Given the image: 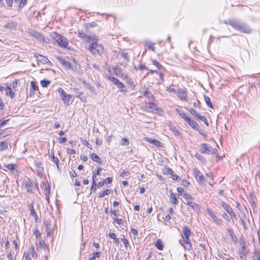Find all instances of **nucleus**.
<instances>
[{
    "label": "nucleus",
    "instance_id": "nucleus-1",
    "mask_svg": "<svg viewBox=\"0 0 260 260\" xmlns=\"http://www.w3.org/2000/svg\"><path fill=\"white\" fill-rule=\"evenodd\" d=\"M226 24L231 25L235 29L242 33L249 34L251 32V29L249 25L238 20H229L225 21Z\"/></svg>",
    "mask_w": 260,
    "mask_h": 260
},
{
    "label": "nucleus",
    "instance_id": "nucleus-2",
    "mask_svg": "<svg viewBox=\"0 0 260 260\" xmlns=\"http://www.w3.org/2000/svg\"><path fill=\"white\" fill-rule=\"evenodd\" d=\"M88 50L90 53L95 56H101L104 53L103 46L101 44L94 41L90 44L88 47Z\"/></svg>",
    "mask_w": 260,
    "mask_h": 260
},
{
    "label": "nucleus",
    "instance_id": "nucleus-3",
    "mask_svg": "<svg viewBox=\"0 0 260 260\" xmlns=\"http://www.w3.org/2000/svg\"><path fill=\"white\" fill-rule=\"evenodd\" d=\"M52 36L59 46L62 48H66L68 45V40L64 37L53 32Z\"/></svg>",
    "mask_w": 260,
    "mask_h": 260
},
{
    "label": "nucleus",
    "instance_id": "nucleus-4",
    "mask_svg": "<svg viewBox=\"0 0 260 260\" xmlns=\"http://www.w3.org/2000/svg\"><path fill=\"white\" fill-rule=\"evenodd\" d=\"M79 37L83 40L85 42L90 43L93 41H96L98 39L94 36H88L85 33L81 31H79L78 33Z\"/></svg>",
    "mask_w": 260,
    "mask_h": 260
},
{
    "label": "nucleus",
    "instance_id": "nucleus-5",
    "mask_svg": "<svg viewBox=\"0 0 260 260\" xmlns=\"http://www.w3.org/2000/svg\"><path fill=\"white\" fill-rule=\"evenodd\" d=\"M207 213L209 216L211 217L213 222L217 225H220L222 224V222L221 219L218 218L213 210L211 209L208 208L207 210Z\"/></svg>",
    "mask_w": 260,
    "mask_h": 260
},
{
    "label": "nucleus",
    "instance_id": "nucleus-6",
    "mask_svg": "<svg viewBox=\"0 0 260 260\" xmlns=\"http://www.w3.org/2000/svg\"><path fill=\"white\" fill-rule=\"evenodd\" d=\"M221 205L222 207L229 214V215L232 218H234L235 219L237 218L236 214L233 210L232 208L229 204L225 203V202H222L221 203Z\"/></svg>",
    "mask_w": 260,
    "mask_h": 260
},
{
    "label": "nucleus",
    "instance_id": "nucleus-7",
    "mask_svg": "<svg viewBox=\"0 0 260 260\" xmlns=\"http://www.w3.org/2000/svg\"><path fill=\"white\" fill-rule=\"evenodd\" d=\"M177 96L179 99L181 101H186L188 100L187 94L185 90H184L182 89H179L176 92Z\"/></svg>",
    "mask_w": 260,
    "mask_h": 260
},
{
    "label": "nucleus",
    "instance_id": "nucleus-8",
    "mask_svg": "<svg viewBox=\"0 0 260 260\" xmlns=\"http://www.w3.org/2000/svg\"><path fill=\"white\" fill-rule=\"evenodd\" d=\"M200 146L202 147L200 150L202 153H209L212 152V148L209 144L203 143L201 144Z\"/></svg>",
    "mask_w": 260,
    "mask_h": 260
},
{
    "label": "nucleus",
    "instance_id": "nucleus-9",
    "mask_svg": "<svg viewBox=\"0 0 260 260\" xmlns=\"http://www.w3.org/2000/svg\"><path fill=\"white\" fill-rule=\"evenodd\" d=\"M193 175L199 182H202L204 181V176L202 173L197 168H194L193 170Z\"/></svg>",
    "mask_w": 260,
    "mask_h": 260
},
{
    "label": "nucleus",
    "instance_id": "nucleus-10",
    "mask_svg": "<svg viewBox=\"0 0 260 260\" xmlns=\"http://www.w3.org/2000/svg\"><path fill=\"white\" fill-rule=\"evenodd\" d=\"M35 57L38 60V61L46 64L47 63H51L50 61L49 60V59L46 57H45L41 54L35 53L34 54Z\"/></svg>",
    "mask_w": 260,
    "mask_h": 260
},
{
    "label": "nucleus",
    "instance_id": "nucleus-11",
    "mask_svg": "<svg viewBox=\"0 0 260 260\" xmlns=\"http://www.w3.org/2000/svg\"><path fill=\"white\" fill-rule=\"evenodd\" d=\"M56 58L60 62V63L66 68L68 69L72 68V66L71 63L70 62L67 61L65 58H63L59 56H56Z\"/></svg>",
    "mask_w": 260,
    "mask_h": 260
},
{
    "label": "nucleus",
    "instance_id": "nucleus-12",
    "mask_svg": "<svg viewBox=\"0 0 260 260\" xmlns=\"http://www.w3.org/2000/svg\"><path fill=\"white\" fill-rule=\"evenodd\" d=\"M30 36L35 38L39 42H44L45 39L42 34L35 30H31L30 32Z\"/></svg>",
    "mask_w": 260,
    "mask_h": 260
},
{
    "label": "nucleus",
    "instance_id": "nucleus-13",
    "mask_svg": "<svg viewBox=\"0 0 260 260\" xmlns=\"http://www.w3.org/2000/svg\"><path fill=\"white\" fill-rule=\"evenodd\" d=\"M35 165L36 166V170L39 176L43 175L44 172V168L42 167V163L41 162L35 161Z\"/></svg>",
    "mask_w": 260,
    "mask_h": 260
},
{
    "label": "nucleus",
    "instance_id": "nucleus-14",
    "mask_svg": "<svg viewBox=\"0 0 260 260\" xmlns=\"http://www.w3.org/2000/svg\"><path fill=\"white\" fill-rule=\"evenodd\" d=\"M143 96L146 97L148 100V102H154L155 100L152 93L148 89L143 92Z\"/></svg>",
    "mask_w": 260,
    "mask_h": 260
},
{
    "label": "nucleus",
    "instance_id": "nucleus-15",
    "mask_svg": "<svg viewBox=\"0 0 260 260\" xmlns=\"http://www.w3.org/2000/svg\"><path fill=\"white\" fill-rule=\"evenodd\" d=\"M146 108L148 109L149 112H153L154 111L158 110L157 106L153 102H148V105H146Z\"/></svg>",
    "mask_w": 260,
    "mask_h": 260
},
{
    "label": "nucleus",
    "instance_id": "nucleus-16",
    "mask_svg": "<svg viewBox=\"0 0 260 260\" xmlns=\"http://www.w3.org/2000/svg\"><path fill=\"white\" fill-rule=\"evenodd\" d=\"M186 204L195 211L198 212L200 210L199 205L192 201H187Z\"/></svg>",
    "mask_w": 260,
    "mask_h": 260
},
{
    "label": "nucleus",
    "instance_id": "nucleus-17",
    "mask_svg": "<svg viewBox=\"0 0 260 260\" xmlns=\"http://www.w3.org/2000/svg\"><path fill=\"white\" fill-rule=\"evenodd\" d=\"M186 122L195 130L198 129V128L199 127L198 123L196 121L191 119L190 118H189Z\"/></svg>",
    "mask_w": 260,
    "mask_h": 260
},
{
    "label": "nucleus",
    "instance_id": "nucleus-18",
    "mask_svg": "<svg viewBox=\"0 0 260 260\" xmlns=\"http://www.w3.org/2000/svg\"><path fill=\"white\" fill-rule=\"evenodd\" d=\"M182 232L184 235V236H182V238H189L191 232L188 228L186 226H183L182 228Z\"/></svg>",
    "mask_w": 260,
    "mask_h": 260
},
{
    "label": "nucleus",
    "instance_id": "nucleus-19",
    "mask_svg": "<svg viewBox=\"0 0 260 260\" xmlns=\"http://www.w3.org/2000/svg\"><path fill=\"white\" fill-rule=\"evenodd\" d=\"M183 238V242L186 244V245H184V248L186 250H190L191 248V244L189 242V238Z\"/></svg>",
    "mask_w": 260,
    "mask_h": 260
},
{
    "label": "nucleus",
    "instance_id": "nucleus-20",
    "mask_svg": "<svg viewBox=\"0 0 260 260\" xmlns=\"http://www.w3.org/2000/svg\"><path fill=\"white\" fill-rule=\"evenodd\" d=\"M72 98V95L68 94L66 96V97H64V98H63V99H62V100L63 101L64 104L69 106L72 103V102H71Z\"/></svg>",
    "mask_w": 260,
    "mask_h": 260
},
{
    "label": "nucleus",
    "instance_id": "nucleus-21",
    "mask_svg": "<svg viewBox=\"0 0 260 260\" xmlns=\"http://www.w3.org/2000/svg\"><path fill=\"white\" fill-rule=\"evenodd\" d=\"M91 158L92 160L96 161L100 165L102 164L100 157L96 153H93L91 154Z\"/></svg>",
    "mask_w": 260,
    "mask_h": 260
},
{
    "label": "nucleus",
    "instance_id": "nucleus-22",
    "mask_svg": "<svg viewBox=\"0 0 260 260\" xmlns=\"http://www.w3.org/2000/svg\"><path fill=\"white\" fill-rule=\"evenodd\" d=\"M145 140L146 141L152 144H153L155 146H159L160 144V142L156 140V139H152L150 138H146Z\"/></svg>",
    "mask_w": 260,
    "mask_h": 260
},
{
    "label": "nucleus",
    "instance_id": "nucleus-23",
    "mask_svg": "<svg viewBox=\"0 0 260 260\" xmlns=\"http://www.w3.org/2000/svg\"><path fill=\"white\" fill-rule=\"evenodd\" d=\"M17 25V23L15 21H11L8 22L5 25V27L7 28H9L11 29H14L16 28Z\"/></svg>",
    "mask_w": 260,
    "mask_h": 260
},
{
    "label": "nucleus",
    "instance_id": "nucleus-24",
    "mask_svg": "<svg viewBox=\"0 0 260 260\" xmlns=\"http://www.w3.org/2000/svg\"><path fill=\"white\" fill-rule=\"evenodd\" d=\"M241 250L240 251V258L241 259H243V258L245 256V255H246V251H245V250H246V247H245V244L243 243H241Z\"/></svg>",
    "mask_w": 260,
    "mask_h": 260
},
{
    "label": "nucleus",
    "instance_id": "nucleus-25",
    "mask_svg": "<svg viewBox=\"0 0 260 260\" xmlns=\"http://www.w3.org/2000/svg\"><path fill=\"white\" fill-rule=\"evenodd\" d=\"M9 143L6 141L0 142V151L7 150L8 148Z\"/></svg>",
    "mask_w": 260,
    "mask_h": 260
},
{
    "label": "nucleus",
    "instance_id": "nucleus-26",
    "mask_svg": "<svg viewBox=\"0 0 260 260\" xmlns=\"http://www.w3.org/2000/svg\"><path fill=\"white\" fill-rule=\"evenodd\" d=\"M6 94H7V95H9V96H10V97L11 99L14 98V96H15V94H14V93L13 92V90H12V89L11 87H7L6 88Z\"/></svg>",
    "mask_w": 260,
    "mask_h": 260
},
{
    "label": "nucleus",
    "instance_id": "nucleus-27",
    "mask_svg": "<svg viewBox=\"0 0 260 260\" xmlns=\"http://www.w3.org/2000/svg\"><path fill=\"white\" fill-rule=\"evenodd\" d=\"M155 246L159 250H162L163 249L164 245H163L162 242L160 239H158L156 240Z\"/></svg>",
    "mask_w": 260,
    "mask_h": 260
},
{
    "label": "nucleus",
    "instance_id": "nucleus-28",
    "mask_svg": "<svg viewBox=\"0 0 260 260\" xmlns=\"http://www.w3.org/2000/svg\"><path fill=\"white\" fill-rule=\"evenodd\" d=\"M204 98L206 104L207 105V106L210 108H213L212 104V102L211 101L210 98L207 95H204Z\"/></svg>",
    "mask_w": 260,
    "mask_h": 260
},
{
    "label": "nucleus",
    "instance_id": "nucleus-29",
    "mask_svg": "<svg viewBox=\"0 0 260 260\" xmlns=\"http://www.w3.org/2000/svg\"><path fill=\"white\" fill-rule=\"evenodd\" d=\"M182 196L184 199L186 200V202H187V201H191L194 200V198L192 196L186 192L183 193Z\"/></svg>",
    "mask_w": 260,
    "mask_h": 260
},
{
    "label": "nucleus",
    "instance_id": "nucleus-30",
    "mask_svg": "<svg viewBox=\"0 0 260 260\" xmlns=\"http://www.w3.org/2000/svg\"><path fill=\"white\" fill-rule=\"evenodd\" d=\"M170 199H171V202H172L173 204H178V201L176 197V195L172 192L170 193Z\"/></svg>",
    "mask_w": 260,
    "mask_h": 260
},
{
    "label": "nucleus",
    "instance_id": "nucleus-31",
    "mask_svg": "<svg viewBox=\"0 0 260 260\" xmlns=\"http://www.w3.org/2000/svg\"><path fill=\"white\" fill-rule=\"evenodd\" d=\"M57 91L58 92L61 100L63 99V98H64V97H66V96L68 94H66V92L63 89V88L61 87L58 88Z\"/></svg>",
    "mask_w": 260,
    "mask_h": 260
},
{
    "label": "nucleus",
    "instance_id": "nucleus-32",
    "mask_svg": "<svg viewBox=\"0 0 260 260\" xmlns=\"http://www.w3.org/2000/svg\"><path fill=\"white\" fill-rule=\"evenodd\" d=\"M57 91L58 92L61 100L63 99V98H64V97H66V96L68 94H66V92L63 89V88L61 87L58 88Z\"/></svg>",
    "mask_w": 260,
    "mask_h": 260
},
{
    "label": "nucleus",
    "instance_id": "nucleus-33",
    "mask_svg": "<svg viewBox=\"0 0 260 260\" xmlns=\"http://www.w3.org/2000/svg\"><path fill=\"white\" fill-rule=\"evenodd\" d=\"M252 259V260H260V253L258 251L255 250L253 252Z\"/></svg>",
    "mask_w": 260,
    "mask_h": 260
},
{
    "label": "nucleus",
    "instance_id": "nucleus-34",
    "mask_svg": "<svg viewBox=\"0 0 260 260\" xmlns=\"http://www.w3.org/2000/svg\"><path fill=\"white\" fill-rule=\"evenodd\" d=\"M29 252L33 258H36L37 257V253L35 251L34 246H31L29 249Z\"/></svg>",
    "mask_w": 260,
    "mask_h": 260
},
{
    "label": "nucleus",
    "instance_id": "nucleus-35",
    "mask_svg": "<svg viewBox=\"0 0 260 260\" xmlns=\"http://www.w3.org/2000/svg\"><path fill=\"white\" fill-rule=\"evenodd\" d=\"M7 169L13 172L15 169L16 165L13 164H9L4 166Z\"/></svg>",
    "mask_w": 260,
    "mask_h": 260
},
{
    "label": "nucleus",
    "instance_id": "nucleus-36",
    "mask_svg": "<svg viewBox=\"0 0 260 260\" xmlns=\"http://www.w3.org/2000/svg\"><path fill=\"white\" fill-rule=\"evenodd\" d=\"M28 207L30 211V215H36V214H37V213L34 208L33 203L30 204L28 205Z\"/></svg>",
    "mask_w": 260,
    "mask_h": 260
},
{
    "label": "nucleus",
    "instance_id": "nucleus-37",
    "mask_svg": "<svg viewBox=\"0 0 260 260\" xmlns=\"http://www.w3.org/2000/svg\"><path fill=\"white\" fill-rule=\"evenodd\" d=\"M110 192V190L108 189L105 190L104 191L101 192L99 193V198H102L105 196L108 195Z\"/></svg>",
    "mask_w": 260,
    "mask_h": 260
},
{
    "label": "nucleus",
    "instance_id": "nucleus-38",
    "mask_svg": "<svg viewBox=\"0 0 260 260\" xmlns=\"http://www.w3.org/2000/svg\"><path fill=\"white\" fill-rule=\"evenodd\" d=\"M50 83V81L47 80H43L41 81V84L43 87H47Z\"/></svg>",
    "mask_w": 260,
    "mask_h": 260
},
{
    "label": "nucleus",
    "instance_id": "nucleus-39",
    "mask_svg": "<svg viewBox=\"0 0 260 260\" xmlns=\"http://www.w3.org/2000/svg\"><path fill=\"white\" fill-rule=\"evenodd\" d=\"M189 113L195 116L196 118H198L200 116V114L197 112V111L193 109V108H191L189 109Z\"/></svg>",
    "mask_w": 260,
    "mask_h": 260
},
{
    "label": "nucleus",
    "instance_id": "nucleus-40",
    "mask_svg": "<svg viewBox=\"0 0 260 260\" xmlns=\"http://www.w3.org/2000/svg\"><path fill=\"white\" fill-rule=\"evenodd\" d=\"M51 160L52 162H53L54 164H55L56 165L57 169H59V165H58L59 160H58V159L57 157H55L54 154H53Z\"/></svg>",
    "mask_w": 260,
    "mask_h": 260
},
{
    "label": "nucleus",
    "instance_id": "nucleus-41",
    "mask_svg": "<svg viewBox=\"0 0 260 260\" xmlns=\"http://www.w3.org/2000/svg\"><path fill=\"white\" fill-rule=\"evenodd\" d=\"M170 129L173 132L175 136H178L180 135V133L178 132L175 126H171Z\"/></svg>",
    "mask_w": 260,
    "mask_h": 260
},
{
    "label": "nucleus",
    "instance_id": "nucleus-42",
    "mask_svg": "<svg viewBox=\"0 0 260 260\" xmlns=\"http://www.w3.org/2000/svg\"><path fill=\"white\" fill-rule=\"evenodd\" d=\"M25 187L27 190V191L28 192H32V188L31 186L30 185V184L29 182H26L25 183Z\"/></svg>",
    "mask_w": 260,
    "mask_h": 260
},
{
    "label": "nucleus",
    "instance_id": "nucleus-43",
    "mask_svg": "<svg viewBox=\"0 0 260 260\" xmlns=\"http://www.w3.org/2000/svg\"><path fill=\"white\" fill-rule=\"evenodd\" d=\"M164 173L165 174H167V175L170 174V175H171V174H172L173 173V171L170 168H166L164 170Z\"/></svg>",
    "mask_w": 260,
    "mask_h": 260
},
{
    "label": "nucleus",
    "instance_id": "nucleus-44",
    "mask_svg": "<svg viewBox=\"0 0 260 260\" xmlns=\"http://www.w3.org/2000/svg\"><path fill=\"white\" fill-rule=\"evenodd\" d=\"M50 185L48 184L47 186H45V188L44 189V193L46 197H48L50 194Z\"/></svg>",
    "mask_w": 260,
    "mask_h": 260
},
{
    "label": "nucleus",
    "instance_id": "nucleus-45",
    "mask_svg": "<svg viewBox=\"0 0 260 260\" xmlns=\"http://www.w3.org/2000/svg\"><path fill=\"white\" fill-rule=\"evenodd\" d=\"M100 252H94L92 253V256L90 257L89 260H95V257H98L100 256Z\"/></svg>",
    "mask_w": 260,
    "mask_h": 260
},
{
    "label": "nucleus",
    "instance_id": "nucleus-46",
    "mask_svg": "<svg viewBox=\"0 0 260 260\" xmlns=\"http://www.w3.org/2000/svg\"><path fill=\"white\" fill-rule=\"evenodd\" d=\"M129 142L128 139L122 138L120 142V144L123 146L128 145Z\"/></svg>",
    "mask_w": 260,
    "mask_h": 260
},
{
    "label": "nucleus",
    "instance_id": "nucleus-47",
    "mask_svg": "<svg viewBox=\"0 0 260 260\" xmlns=\"http://www.w3.org/2000/svg\"><path fill=\"white\" fill-rule=\"evenodd\" d=\"M109 80L111 81H112L116 85H117V84H118L120 81L118 79H117L115 77H109Z\"/></svg>",
    "mask_w": 260,
    "mask_h": 260
},
{
    "label": "nucleus",
    "instance_id": "nucleus-48",
    "mask_svg": "<svg viewBox=\"0 0 260 260\" xmlns=\"http://www.w3.org/2000/svg\"><path fill=\"white\" fill-rule=\"evenodd\" d=\"M198 118H199L200 120L204 122L205 123V124H206V125L208 126V123L207 119L205 116H201L200 115V116L198 117Z\"/></svg>",
    "mask_w": 260,
    "mask_h": 260
},
{
    "label": "nucleus",
    "instance_id": "nucleus-49",
    "mask_svg": "<svg viewBox=\"0 0 260 260\" xmlns=\"http://www.w3.org/2000/svg\"><path fill=\"white\" fill-rule=\"evenodd\" d=\"M121 240L123 242L125 248H127L129 244L128 240L125 238H121Z\"/></svg>",
    "mask_w": 260,
    "mask_h": 260
},
{
    "label": "nucleus",
    "instance_id": "nucleus-50",
    "mask_svg": "<svg viewBox=\"0 0 260 260\" xmlns=\"http://www.w3.org/2000/svg\"><path fill=\"white\" fill-rule=\"evenodd\" d=\"M180 117L183 118L185 122L187 121V119H189V117H187L186 114L184 112L180 113L179 114Z\"/></svg>",
    "mask_w": 260,
    "mask_h": 260
},
{
    "label": "nucleus",
    "instance_id": "nucleus-51",
    "mask_svg": "<svg viewBox=\"0 0 260 260\" xmlns=\"http://www.w3.org/2000/svg\"><path fill=\"white\" fill-rule=\"evenodd\" d=\"M31 88L34 91L38 89V87L36 85L35 81H32L30 82Z\"/></svg>",
    "mask_w": 260,
    "mask_h": 260
},
{
    "label": "nucleus",
    "instance_id": "nucleus-52",
    "mask_svg": "<svg viewBox=\"0 0 260 260\" xmlns=\"http://www.w3.org/2000/svg\"><path fill=\"white\" fill-rule=\"evenodd\" d=\"M27 0H20L19 2V9L22 8L23 7H24L26 4Z\"/></svg>",
    "mask_w": 260,
    "mask_h": 260
},
{
    "label": "nucleus",
    "instance_id": "nucleus-53",
    "mask_svg": "<svg viewBox=\"0 0 260 260\" xmlns=\"http://www.w3.org/2000/svg\"><path fill=\"white\" fill-rule=\"evenodd\" d=\"M135 68L136 69H139L140 70H148V69L147 67H146L144 64H141L138 66V67H135Z\"/></svg>",
    "mask_w": 260,
    "mask_h": 260
},
{
    "label": "nucleus",
    "instance_id": "nucleus-54",
    "mask_svg": "<svg viewBox=\"0 0 260 260\" xmlns=\"http://www.w3.org/2000/svg\"><path fill=\"white\" fill-rule=\"evenodd\" d=\"M112 181V178L111 177H107L104 180V182L105 184H110Z\"/></svg>",
    "mask_w": 260,
    "mask_h": 260
},
{
    "label": "nucleus",
    "instance_id": "nucleus-55",
    "mask_svg": "<svg viewBox=\"0 0 260 260\" xmlns=\"http://www.w3.org/2000/svg\"><path fill=\"white\" fill-rule=\"evenodd\" d=\"M148 47L149 49H151L152 51L155 52V48L153 44L149 43L148 44Z\"/></svg>",
    "mask_w": 260,
    "mask_h": 260
},
{
    "label": "nucleus",
    "instance_id": "nucleus-56",
    "mask_svg": "<svg viewBox=\"0 0 260 260\" xmlns=\"http://www.w3.org/2000/svg\"><path fill=\"white\" fill-rule=\"evenodd\" d=\"M117 88H118L119 89H123V88H125V86L123 84V83H122L121 82L119 81V82L118 83V84H117Z\"/></svg>",
    "mask_w": 260,
    "mask_h": 260
},
{
    "label": "nucleus",
    "instance_id": "nucleus-57",
    "mask_svg": "<svg viewBox=\"0 0 260 260\" xmlns=\"http://www.w3.org/2000/svg\"><path fill=\"white\" fill-rule=\"evenodd\" d=\"M114 221L118 224L120 225L123 223V220L121 218H116Z\"/></svg>",
    "mask_w": 260,
    "mask_h": 260
},
{
    "label": "nucleus",
    "instance_id": "nucleus-58",
    "mask_svg": "<svg viewBox=\"0 0 260 260\" xmlns=\"http://www.w3.org/2000/svg\"><path fill=\"white\" fill-rule=\"evenodd\" d=\"M153 64L155 65L158 69H160L162 66L156 60H152Z\"/></svg>",
    "mask_w": 260,
    "mask_h": 260
},
{
    "label": "nucleus",
    "instance_id": "nucleus-59",
    "mask_svg": "<svg viewBox=\"0 0 260 260\" xmlns=\"http://www.w3.org/2000/svg\"><path fill=\"white\" fill-rule=\"evenodd\" d=\"M128 84L129 85L130 87L132 89H134L135 87V85L134 83L130 79L128 81Z\"/></svg>",
    "mask_w": 260,
    "mask_h": 260
},
{
    "label": "nucleus",
    "instance_id": "nucleus-60",
    "mask_svg": "<svg viewBox=\"0 0 260 260\" xmlns=\"http://www.w3.org/2000/svg\"><path fill=\"white\" fill-rule=\"evenodd\" d=\"M182 185L185 187H187L189 185V182L186 180H183L182 181Z\"/></svg>",
    "mask_w": 260,
    "mask_h": 260
},
{
    "label": "nucleus",
    "instance_id": "nucleus-61",
    "mask_svg": "<svg viewBox=\"0 0 260 260\" xmlns=\"http://www.w3.org/2000/svg\"><path fill=\"white\" fill-rule=\"evenodd\" d=\"M177 191L179 193H181L182 194V195L183 194V193H185V192H184V189L182 188V187H177Z\"/></svg>",
    "mask_w": 260,
    "mask_h": 260
},
{
    "label": "nucleus",
    "instance_id": "nucleus-62",
    "mask_svg": "<svg viewBox=\"0 0 260 260\" xmlns=\"http://www.w3.org/2000/svg\"><path fill=\"white\" fill-rule=\"evenodd\" d=\"M229 234L231 237V238L233 240H234V238H236V236L234 235V231L233 230H230L229 231Z\"/></svg>",
    "mask_w": 260,
    "mask_h": 260
},
{
    "label": "nucleus",
    "instance_id": "nucleus-63",
    "mask_svg": "<svg viewBox=\"0 0 260 260\" xmlns=\"http://www.w3.org/2000/svg\"><path fill=\"white\" fill-rule=\"evenodd\" d=\"M34 234L36 238H38V237H39L41 236V233L38 229H36L35 230Z\"/></svg>",
    "mask_w": 260,
    "mask_h": 260
},
{
    "label": "nucleus",
    "instance_id": "nucleus-64",
    "mask_svg": "<svg viewBox=\"0 0 260 260\" xmlns=\"http://www.w3.org/2000/svg\"><path fill=\"white\" fill-rule=\"evenodd\" d=\"M7 257L9 260H13V257L11 251L7 253Z\"/></svg>",
    "mask_w": 260,
    "mask_h": 260
}]
</instances>
